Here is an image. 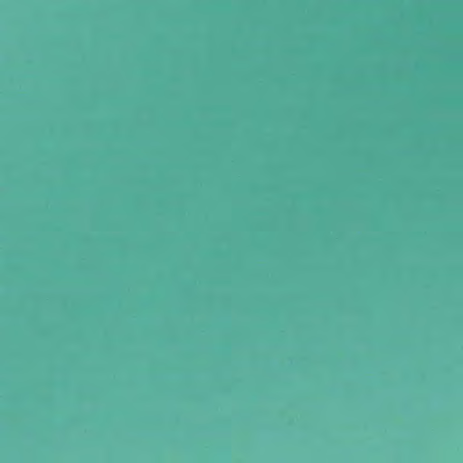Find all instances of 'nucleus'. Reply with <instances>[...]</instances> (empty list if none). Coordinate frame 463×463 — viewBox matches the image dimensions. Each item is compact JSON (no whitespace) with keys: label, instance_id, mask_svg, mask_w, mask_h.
I'll return each mask as SVG.
<instances>
[{"label":"nucleus","instance_id":"obj_1","mask_svg":"<svg viewBox=\"0 0 463 463\" xmlns=\"http://www.w3.org/2000/svg\"><path fill=\"white\" fill-rule=\"evenodd\" d=\"M3 264H71V262H2ZM139 264V262H71V264ZM146 262H144L146 264ZM168 264L169 268L174 265V262H164ZM143 264V262H140Z\"/></svg>","mask_w":463,"mask_h":463}]
</instances>
